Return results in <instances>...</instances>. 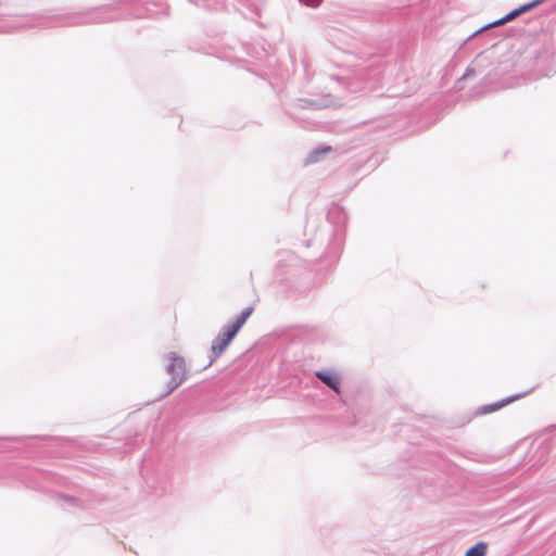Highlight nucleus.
Masks as SVG:
<instances>
[{"instance_id":"nucleus-1","label":"nucleus","mask_w":556,"mask_h":556,"mask_svg":"<svg viewBox=\"0 0 556 556\" xmlns=\"http://www.w3.org/2000/svg\"><path fill=\"white\" fill-rule=\"evenodd\" d=\"M166 357L168 359L166 372L170 375V379L166 384V391L161 395V397H165L170 394L187 379L185 358L175 352H169Z\"/></svg>"},{"instance_id":"nucleus-2","label":"nucleus","mask_w":556,"mask_h":556,"mask_svg":"<svg viewBox=\"0 0 556 556\" xmlns=\"http://www.w3.org/2000/svg\"><path fill=\"white\" fill-rule=\"evenodd\" d=\"M111 7H101L87 10L85 12H80L77 14L68 15L60 18L61 25H77V24H87V23H102L109 22L112 20L111 16L108 15Z\"/></svg>"},{"instance_id":"nucleus-3","label":"nucleus","mask_w":556,"mask_h":556,"mask_svg":"<svg viewBox=\"0 0 556 556\" xmlns=\"http://www.w3.org/2000/svg\"><path fill=\"white\" fill-rule=\"evenodd\" d=\"M239 331L236 330L232 326L229 324L224 325L220 330L218 331L217 336L212 341L211 352H210V362L204 367H210L228 348V345L231 343V341L236 338L237 333Z\"/></svg>"},{"instance_id":"nucleus-4","label":"nucleus","mask_w":556,"mask_h":556,"mask_svg":"<svg viewBox=\"0 0 556 556\" xmlns=\"http://www.w3.org/2000/svg\"><path fill=\"white\" fill-rule=\"evenodd\" d=\"M533 9H535V8H534L532 1H530L528 3H525V4L520 5V7L511 10L510 12H508L503 17H501V18H498V20H496L494 22H491V23L482 26L476 33H473L471 36L477 35V34L483 31L484 29H488V28H491V27H495V26H501V25H504V24H506L508 22H511L515 18L519 17L520 15H522L525 13L530 12Z\"/></svg>"},{"instance_id":"nucleus-5","label":"nucleus","mask_w":556,"mask_h":556,"mask_svg":"<svg viewBox=\"0 0 556 556\" xmlns=\"http://www.w3.org/2000/svg\"><path fill=\"white\" fill-rule=\"evenodd\" d=\"M315 377L319 379L325 386H327L334 393L340 394L341 392V377L334 370H317Z\"/></svg>"},{"instance_id":"nucleus-6","label":"nucleus","mask_w":556,"mask_h":556,"mask_svg":"<svg viewBox=\"0 0 556 556\" xmlns=\"http://www.w3.org/2000/svg\"><path fill=\"white\" fill-rule=\"evenodd\" d=\"M521 396H522V394H516V395H511V396H508L506 399H503L501 401H497L495 403L480 406L478 408V414L485 415V414L493 413V412L504 407L505 405L514 402L515 400L520 399Z\"/></svg>"},{"instance_id":"nucleus-7","label":"nucleus","mask_w":556,"mask_h":556,"mask_svg":"<svg viewBox=\"0 0 556 556\" xmlns=\"http://www.w3.org/2000/svg\"><path fill=\"white\" fill-rule=\"evenodd\" d=\"M252 313H253L252 306H248V307L243 308L242 312L240 313V315L237 316V318L229 325L239 331L242 328V326L245 324L247 319L252 315Z\"/></svg>"},{"instance_id":"nucleus-8","label":"nucleus","mask_w":556,"mask_h":556,"mask_svg":"<svg viewBox=\"0 0 556 556\" xmlns=\"http://www.w3.org/2000/svg\"><path fill=\"white\" fill-rule=\"evenodd\" d=\"M488 551V545L485 542L480 541L476 543L475 545L470 546L466 553L465 556H485Z\"/></svg>"},{"instance_id":"nucleus-9","label":"nucleus","mask_w":556,"mask_h":556,"mask_svg":"<svg viewBox=\"0 0 556 556\" xmlns=\"http://www.w3.org/2000/svg\"><path fill=\"white\" fill-rule=\"evenodd\" d=\"M327 218L329 222L345 219V213L341 207L336 206L328 212Z\"/></svg>"},{"instance_id":"nucleus-10","label":"nucleus","mask_w":556,"mask_h":556,"mask_svg":"<svg viewBox=\"0 0 556 556\" xmlns=\"http://www.w3.org/2000/svg\"><path fill=\"white\" fill-rule=\"evenodd\" d=\"M330 151H331V147H323V148L316 149L309 154L308 160H309V162H318L319 155L326 154Z\"/></svg>"},{"instance_id":"nucleus-11","label":"nucleus","mask_w":556,"mask_h":556,"mask_svg":"<svg viewBox=\"0 0 556 556\" xmlns=\"http://www.w3.org/2000/svg\"><path fill=\"white\" fill-rule=\"evenodd\" d=\"M477 70L476 67H473L472 65H469L467 68H466V72L464 73V75L458 79V84L463 80H467L471 77H475L477 75Z\"/></svg>"},{"instance_id":"nucleus-12","label":"nucleus","mask_w":556,"mask_h":556,"mask_svg":"<svg viewBox=\"0 0 556 556\" xmlns=\"http://www.w3.org/2000/svg\"><path fill=\"white\" fill-rule=\"evenodd\" d=\"M58 497L63 501L67 506H78V500L74 496L59 494Z\"/></svg>"},{"instance_id":"nucleus-13","label":"nucleus","mask_w":556,"mask_h":556,"mask_svg":"<svg viewBox=\"0 0 556 556\" xmlns=\"http://www.w3.org/2000/svg\"><path fill=\"white\" fill-rule=\"evenodd\" d=\"M314 102L307 99H299L295 103L296 108L299 109H306L312 106Z\"/></svg>"},{"instance_id":"nucleus-14","label":"nucleus","mask_w":556,"mask_h":556,"mask_svg":"<svg viewBox=\"0 0 556 556\" xmlns=\"http://www.w3.org/2000/svg\"><path fill=\"white\" fill-rule=\"evenodd\" d=\"M302 4L311 8H317L323 0H299Z\"/></svg>"},{"instance_id":"nucleus-15","label":"nucleus","mask_w":556,"mask_h":556,"mask_svg":"<svg viewBox=\"0 0 556 556\" xmlns=\"http://www.w3.org/2000/svg\"><path fill=\"white\" fill-rule=\"evenodd\" d=\"M551 431L554 432L553 438L556 439V427L551 428Z\"/></svg>"},{"instance_id":"nucleus-16","label":"nucleus","mask_w":556,"mask_h":556,"mask_svg":"<svg viewBox=\"0 0 556 556\" xmlns=\"http://www.w3.org/2000/svg\"><path fill=\"white\" fill-rule=\"evenodd\" d=\"M27 26H28V25H26V24H25V25H21V26H14L13 28H21V27H22V28H25V27H27Z\"/></svg>"}]
</instances>
